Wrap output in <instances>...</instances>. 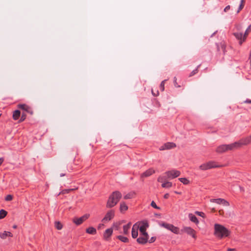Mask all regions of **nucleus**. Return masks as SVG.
Returning a JSON list of instances; mask_svg holds the SVG:
<instances>
[{
    "label": "nucleus",
    "instance_id": "nucleus-50",
    "mask_svg": "<svg viewBox=\"0 0 251 251\" xmlns=\"http://www.w3.org/2000/svg\"><path fill=\"white\" fill-rule=\"evenodd\" d=\"M3 160L4 159L3 158H0V165L2 163Z\"/></svg>",
    "mask_w": 251,
    "mask_h": 251
},
{
    "label": "nucleus",
    "instance_id": "nucleus-32",
    "mask_svg": "<svg viewBox=\"0 0 251 251\" xmlns=\"http://www.w3.org/2000/svg\"><path fill=\"white\" fill-rule=\"evenodd\" d=\"M117 238L121 240L122 242H123L124 243H126L128 241V239L127 238L124 237L123 236L119 235L117 236Z\"/></svg>",
    "mask_w": 251,
    "mask_h": 251
},
{
    "label": "nucleus",
    "instance_id": "nucleus-40",
    "mask_svg": "<svg viewBox=\"0 0 251 251\" xmlns=\"http://www.w3.org/2000/svg\"><path fill=\"white\" fill-rule=\"evenodd\" d=\"M151 206L155 209H160V208L156 205L155 202L154 201H152V202H151Z\"/></svg>",
    "mask_w": 251,
    "mask_h": 251
},
{
    "label": "nucleus",
    "instance_id": "nucleus-4",
    "mask_svg": "<svg viewBox=\"0 0 251 251\" xmlns=\"http://www.w3.org/2000/svg\"><path fill=\"white\" fill-rule=\"evenodd\" d=\"M165 174L167 176V177L168 178L173 179L179 176L180 175V172L177 170H172L166 172Z\"/></svg>",
    "mask_w": 251,
    "mask_h": 251
},
{
    "label": "nucleus",
    "instance_id": "nucleus-39",
    "mask_svg": "<svg viewBox=\"0 0 251 251\" xmlns=\"http://www.w3.org/2000/svg\"><path fill=\"white\" fill-rule=\"evenodd\" d=\"M13 199V196L11 195H8L6 197H5V201H11Z\"/></svg>",
    "mask_w": 251,
    "mask_h": 251
},
{
    "label": "nucleus",
    "instance_id": "nucleus-27",
    "mask_svg": "<svg viewBox=\"0 0 251 251\" xmlns=\"http://www.w3.org/2000/svg\"><path fill=\"white\" fill-rule=\"evenodd\" d=\"M86 232L89 234H95L96 233V229L93 227H89L86 229Z\"/></svg>",
    "mask_w": 251,
    "mask_h": 251
},
{
    "label": "nucleus",
    "instance_id": "nucleus-21",
    "mask_svg": "<svg viewBox=\"0 0 251 251\" xmlns=\"http://www.w3.org/2000/svg\"><path fill=\"white\" fill-rule=\"evenodd\" d=\"M18 108L23 109L27 112H29L30 107L25 104H19L18 105Z\"/></svg>",
    "mask_w": 251,
    "mask_h": 251
},
{
    "label": "nucleus",
    "instance_id": "nucleus-56",
    "mask_svg": "<svg viewBox=\"0 0 251 251\" xmlns=\"http://www.w3.org/2000/svg\"><path fill=\"white\" fill-rule=\"evenodd\" d=\"M64 176V174H61V175H60V176Z\"/></svg>",
    "mask_w": 251,
    "mask_h": 251
},
{
    "label": "nucleus",
    "instance_id": "nucleus-24",
    "mask_svg": "<svg viewBox=\"0 0 251 251\" xmlns=\"http://www.w3.org/2000/svg\"><path fill=\"white\" fill-rule=\"evenodd\" d=\"M161 186L163 188H169L172 186V183L167 181L163 182Z\"/></svg>",
    "mask_w": 251,
    "mask_h": 251
},
{
    "label": "nucleus",
    "instance_id": "nucleus-41",
    "mask_svg": "<svg viewBox=\"0 0 251 251\" xmlns=\"http://www.w3.org/2000/svg\"><path fill=\"white\" fill-rule=\"evenodd\" d=\"M166 81V80H164L163 81H162L160 84V89H161V90L163 91H164V84H165V82Z\"/></svg>",
    "mask_w": 251,
    "mask_h": 251
},
{
    "label": "nucleus",
    "instance_id": "nucleus-28",
    "mask_svg": "<svg viewBox=\"0 0 251 251\" xmlns=\"http://www.w3.org/2000/svg\"><path fill=\"white\" fill-rule=\"evenodd\" d=\"M251 31V25L249 26V27L247 28L245 31L244 37H243V41H245L247 36L248 35L249 33Z\"/></svg>",
    "mask_w": 251,
    "mask_h": 251
},
{
    "label": "nucleus",
    "instance_id": "nucleus-38",
    "mask_svg": "<svg viewBox=\"0 0 251 251\" xmlns=\"http://www.w3.org/2000/svg\"><path fill=\"white\" fill-rule=\"evenodd\" d=\"M195 213H196L197 215H199V216H201V217H203V218H204V217H205V214H204V213L203 212H202L196 211V212H195Z\"/></svg>",
    "mask_w": 251,
    "mask_h": 251
},
{
    "label": "nucleus",
    "instance_id": "nucleus-29",
    "mask_svg": "<svg viewBox=\"0 0 251 251\" xmlns=\"http://www.w3.org/2000/svg\"><path fill=\"white\" fill-rule=\"evenodd\" d=\"M168 178L167 177V176H159L157 178V181L158 182L163 183L164 182L167 181V179Z\"/></svg>",
    "mask_w": 251,
    "mask_h": 251
},
{
    "label": "nucleus",
    "instance_id": "nucleus-16",
    "mask_svg": "<svg viewBox=\"0 0 251 251\" xmlns=\"http://www.w3.org/2000/svg\"><path fill=\"white\" fill-rule=\"evenodd\" d=\"M139 226L137 224H134L132 228L131 235L133 238H136L138 236V230Z\"/></svg>",
    "mask_w": 251,
    "mask_h": 251
},
{
    "label": "nucleus",
    "instance_id": "nucleus-25",
    "mask_svg": "<svg viewBox=\"0 0 251 251\" xmlns=\"http://www.w3.org/2000/svg\"><path fill=\"white\" fill-rule=\"evenodd\" d=\"M21 112L19 110H15L13 112V118L14 120H16L19 119V117L20 116Z\"/></svg>",
    "mask_w": 251,
    "mask_h": 251
},
{
    "label": "nucleus",
    "instance_id": "nucleus-52",
    "mask_svg": "<svg viewBox=\"0 0 251 251\" xmlns=\"http://www.w3.org/2000/svg\"><path fill=\"white\" fill-rule=\"evenodd\" d=\"M114 226H115L116 229H117V230L119 229L118 226H117L114 225Z\"/></svg>",
    "mask_w": 251,
    "mask_h": 251
},
{
    "label": "nucleus",
    "instance_id": "nucleus-44",
    "mask_svg": "<svg viewBox=\"0 0 251 251\" xmlns=\"http://www.w3.org/2000/svg\"><path fill=\"white\" fill-rule=\"evenodd\" d=\"M219 212V214L220 215H222V216H223L224 215V210L223 209H220L218 211Z\"/></svg>",
    "mask_w": 251,
    "mask_h": 251
},
{
    "label": "nucleus",
    "instance_id": "nucleus-55",
    "mask_svg": "<svg viewBox=\"0 0 251 251\" xmlns=\"http://www.w3.org/2000/svg\"><path fill=\"white\" fill-rule=\"evenodd\" d=\"M152 94L154 96H155V95L154 94V92H153V90H152Z\"/></svg>",
    "mask_w": 251,
    "mask_h": 251
},
{
    "label": "nucleus",
    "instance_id": "nucleus-14",
    "mask_svg": "<svg viewBox=\"0 0 251 251\" xmlns=\"http://www.w3.org/2000/svg\"><path fill=\"white\" fill-rule=\"evenodd\" d=\"M240 140L242 146H246L251 143V136L250 135L242 138Z\"/></svg>",
    "mask_w": 251,
    "mask_h": 251
},
{
    "label": "nucleus",
    "instance_id": "nucleus-2",
    "mask_svg": "<svg viewBox=\"0 0 251 251\" xmlns=\"http://www.w3.org/2000/svg\"><path fill=\"white\" fill-rule=\"evenodd\" d=\"M122 198V194L119 191H115L109 196L107 201L106 207L111 208L117 204Z\"/></svg>",
    "mask_w": 251,
    "mask_h": 251
},
{
    "label": "nucleus",
    "instance_id": "nucleus-19",
    "mask_svg": "<svg viewBox=\"0 0 251 251\" xmlns=\"http://www.w3.org/2000/svg\"><path fill=\"white\" fill-rule=\"evenodd\" d=\"M235 37L239 40H240L239 43L240 45L242 44L243 41V37L242 33L236 32L234 33Z\"/></svg>",
    "mask_w": 251,
    "mask_h": 251
},
{
    "label": "nucleus",
    "instance_id": "nucleus-51",
    "mask_svg": "<svg viewBox=\"0 0 251 251\" xmlns=\"http://www.w3.org/2000/svg\"><path fill=\"white\" fill-rule=\"evenodd\" d=\"M245 102L246 103H251V100H246Z\"/></svg>",
    "mask_w": 251,
    "mask_h": 251
},
{
    "label": "nucleus",
    "instance_id": "nucleus-23",
    "mask_svg": "<svg viewBox=\"0 0 251 251\" xmlns=\"http://www.w3.org/2000/svg\"><path fill=\"white\" fill-rule=\"evenodd\" d=\"M128 206L125 202H122L120 203V210L121 212L126 211L127 210Z\"/></svg>",
    "mask_w": 251,
    "mask_h": 251
},
{
    "label": "nucleus",
    "instance_id": "nucleus-17",
    "mask_svg": "<svg viewBox=\"0 0 251 251\" xmlns=\"http://www.w3.org/2000/svg\"><path fill=\"white\" fill-rule=\"evenodd\" d=\"M113 232V229L112 228H108L107 229L104 234H103V237L105 239L107 240L108 238L112 235Z\"/></svg>",
    "mask_w": 251,
    "mask_h": 251
},
{
    "label": "nucleus",
    "instance_id": "nucleus-53",
    "mask_svg": "<svg viewBox=\"0 0 251 251\" xmlns=\"http://www.w3.org/2000/svg\"><path fill=\"white\" fill-rule=\"evenodd\" d=\"M212 212H215V211H216L215 209L214 208H213L212 209Z\"/></svg>",
    "mask_w": 251,
    "mask_h": 251
},
{
    "label": "nucleus",
    "instance_id": "nucleus-11",
    "mask_svg": "<svg viewBox=\"0 0 251 251\" xmlns=\"http://www.w3.org/2000/svg\"><path fill=\"white\" fill-rule=\"evenodd\" d=\"M242 146L240 140L228 145L229 151L234 150L241 148Z\"/></svg>",
    "mask_w": 251,
    "mask_h": 251
},
{
    "label": "nucleus",
    "instance_id": "nucleus-31",
    "mask_svg": "<svg viewBox=\"0 0 251 251\" xmlns=\"http://www.w3.org/2000/svg\"><path fill=\"white\" fill-rule=\"evenodd\" d=\"M7 214V212L3 209L0 210V219H3Z\"/></svg>",
    "mask_w": 251,
    "mask_h": 251
},
{
    "label": "nucleus",
    "instance_id": "nucleus-1",
    "mask_svg": "<svg viewBox=\"0 0 251 251\" xmlns=\"http://www.w3.org/2000/svg\"><path fill=\"white\" fill-rule=\"evenodd\" d=\"M230 232L223 226L216 224L214 225V234L217 237L222 239L229 236Z\"/></svg>",
    "mask_w": 251,
    "mask_h": 251
},
{
    "label": "nucleus",
    "instance_id": "nucleus-30",
    "mask_svg": "<svg viewBox=\"0 0 251 251\" xmlns=\"http://www.w3.org/2000/svg\"><path fill=\"white\" fill-rule=\"evenodd\" d=\"M170 230H171L172 232H173L174 233L176 234H178L179 233V229L178 227L172 225L171 228H170Z\"/></svg>",
    "mask_w": 251,
    "mask_h": 251
},
{
    "label": "nucleus",
    "instance_id": "nucleus-48",
    "mask_svg": "<svg viewBox=\"0 0 251 251\" xmlns=\"http://www.w3.org/2000/svg\"><path fill=\"white\" fill-rule=\"evenodd\" d=\"M25 119V115H23L21 117V121H23Z\"/></svg>",
    "mask_w": 251,
    "mask_h": 251
},
{
    "label": "nucleus",
    "instance_id": "nucleus-7",
    "mask_svg": "<svg viewBox=\"0 0 251 251\" xmlns=\"http://www.w3.org/2000/svg\"><path fill=\"white\" fill-rule=\"evenodd\" d=\"M181 231L185 232L188 235L192 236V237L195 239L196 238V231L190 227H184L182 229Z\"/></svg>",
    "mask_w": 251,
    "mask_h": 251
},
{
    "label": "nucleus",
    "instance_id": "nucleus-33",
    "mask_svg": "<svg viewBox=\"0 0 251 251\" xmlns=\"http://www.w3.org/2000/svg\"><path fill=\"white\" fill-rule=\"evenodd\" d=\"M179 180L184 184H188L189 183V180L184 177L179 178Z\"/></svg>",
    "mask_w": 251,
    "mask_h": 251
},
{
    "label": "nucleus",
    "instance_id": "nucleus-15",
    "mask_svg": "<svg viewBox=\"0 0 251 251\" xmlns=\"http://www.w3.org/2000/svg\"><path fill=\"white\" fill-rule=\"evenodd\" d=\"M142 225L139 228L141 233L146 232L147 228L149 226V224L147 221H143Z\"/></svg>",
    "mask_w": 251,
    "mask_h": 251
},
{
    "label": "nucleus",
    "instance_id": "nucleus-35",
    "mask_svg": "<svg viewBox=\"0 0 251 251\" xmlns=\"http://www.w3.org/2000/svg\"><path fill=\"white\" fill-rule=\"evenodd\" d=\"M161 226L164 227L165 228L170 230L172 227V225L163 223L162 224Z\"/></svg>",
    "mask_w": 251,
    "mask_h": 251
},
{
    "label": "nucleus",
    "instance_id": "nucleus-46",
    "mask_svg": "<svg viewBox=\"0 0 251 251\" xmlns=\"http://www.w3.org/2000/svg\"><path fill=\"white\" fill-rule=\"evenodd\" d=\"M155 240V238L154 237H151V239L149 240L150 243H152Z\"/></svg>",
    "mask_w": 251,
    "mask_h": 251
},
{
    "label": "nucleus",
    "instance_id": "nucleus-3",
    "mask_svg": "<svg viewBox=\"0 0 251 251\" xmlns=\"http://www.w3.org/2000/svg\"><path fill=\"white\" fill-rule=\"evenodd\" d=\"M224 165H219L216 162L209 161L199 166V169L201 171H206L212 168H221Z\"/></svg>",
    "mask_w": 251,
    "mask_h": 251
},
{
    "label": "nucleus",
    "instance_id": "nucleus-8",
    "mask_svg": "<svg viewBox=\"0 0 251 251\" xmlns=\"http://www.w3.org/2000/svg\"><path fill=\"white\" fill-rule=\"evenodd\" d=\"M89 214H85L80 218H75L73 222L77 225H79L89 217Z\"/></svg>",
    "mask_w": 251,
    "mask_h": 251
},
{
    "label": "nucleus",
    "instance_id": "nucleus-10",
    "mask_svg": "<svg viewBox=\"0 0 251 251\" xmlns=\"http://www.w3.org/2000/svg\"><path fill=\"white\" fill-rule=\"evenodd\" d=\"M114 216V211L112 210L109 211L105 217L102 219V221L104 223L109 221L111 220Z\"/></svg>",
    "mask_w": 251,
    "mask_h": 251
},
{
    "label": "nucleus",
    "instance_id": "nucleus-36",
    "mask_svg": "<svg viewBox=\"0 0 251 251\" xmlns=\"http://www.w3.org/2000/svg\"><path fill=\"white\" fill-rule=\"evenodd\" d=\"M244 3H245V0H241V4L239 6V9L237 11V12H239V11L243 9L244 6Z\"/></svg>",
    "mask_w": 251,
    "mask_h": 251
},
{
    "label": "nucleus",
    "instance_id": "nucleus-49",
    "mask_svg": "<svg viewBox=\"0 0 251 251\" xmlns=\"http://www.w3.org/2000/svg\"><path fill=\"white\" fill-rule=\"evenodd\" d=\"M227 251H236V250L235 249H230L228 248L227 250Z\"/></svg>",
    "mask_w": 251,
    "mask_h": 251
},
{
    "label": "nucleus",
    "instance_id": "nucleus-12",
    "mask_svg": "<svg viewBox=\"0 0 251 251\" xmlns=\"http://www.w3.org/2000/svg\"><path fill=\"white\" fill-rule=\"evenodd\" d=\"M228 145H222L219 146L216 149V151L218 153H223L225 151H229V149H228Z\"/></svg>",
    "mask_w": 251,
    "mask_h": 251
},
{
    "label": "nucleus",
    "instance_id": "nucleus-47",
    "mask_svg": "<svg viewBox=\"0 0 251 251\" xmlns=\"http://www.w3.org/2000/svg\"><path fill=\"white\" fill-rule=\"evenodd\" d=\"M169 195L168 193L165 194L164 196V198L166 199H168L169 198Z\"/></svg>",
    "mask_w": 251,
    "mask_h": 251
},
{
    "label": "nucleus",
    "instance_id": "nucleus-13",
    "mask_svg": "<svg viewBox=\"0 0 251 251\" xmlns=\"http://www.w3.org/2000/svg\"><path fill=\"white\" fill-rule=\"evenodd\" d=\"M154 173H155V170L152 168H150L141 174V178L148 177Z\"/></svg>",
    "mask_w": 251,
    "mask_h": 251
},
{
    "label": "nucleus",
    "instance_id": "nucleus-5",
    "mask_svg": "<svg viewBox=\"0 0 251 251\" xmlns=\"http://www.w3.org/2000/svg\"><path fill=\"white\" fill-rule=\"evenodd\" d=\"M210 202H215V203H217L218 204H222V205H223L224 206L227 207V206H229V202L227 201H226V200H225V199H223L219 198V199H211L210 200Z\"/></svg>",
    "mask_w": 251,
    "mask_h": 251
},
{
    "label": "nucleus",
    "instance_id": "nucleus-34",
    "mask_svg": "<svg viewBox=\"0 0 251 251\" xmlns=\"http://www.w3.org/2000/svg\"><path fill=\"white\" fill-rule=\"evenodd\" d=\"M55 226L58 230H60L62 228V225L59 222H55Z\"/></svg>",
    "mask_w": 251,
    "mask_h": 251
},
{
    "label": "nucleus",
    "instance_id": "nucleus-45",
    "mask_svg": "<svg viewBox=\"0 0 251 251\" xmlns=\"http://www.w3.org/2000/svg\"><path fill=\"white\" fill-rule=\"evenodd\" d=\"M229 9H230V6H229V5H227V6H226L225 8V9H224V11H225V12H227L228 10H229Z\"/></svg>",
    "mask_w": 251,
    "mask_h": 251
},
{
    "label": "nucleus",
    "instance_id": "nucleus-26",
    "mask_svg": "<svg viewBox=\"0 0 251 251\" xmlns=\"http://www.w3.org/2000/svg\"><path fill=\"white\" fill-rule=\"evenodd\" d=\"M189 218L192 222L196 224H198L199 223V221L198 220L197 217L192 214H189Z\"/></svg>",
    "mask_w": 251,
    "mask_h": 251
},
{
    "label": "nucleus",
    "instance_id": "nucleus-54",
    "mask_svg": "<svg viewBox=\"0 0 251 251\" xmlns=\"http://www.w3.org/2000/svg\"><path fill=\"white\" fill-rule=\"evenodd\" d=\"M13 228H17V226L16 225H14L13 226Z\"/></svg>",
    "mask_w": 251,
    "mask_h": 251
},
{
    "label": "nucleus",
    "instance_id": "nucleus-22",
    "mask_svg": "<svg viewBox=\"0 0 251 251\" xmlns=\"http://www.w3.org/2000/svg\"><path fill=\"white\" fill-rule=\"evenodd\" d=\"M136 193L134 192H130L124 196V199L126 200L130 199L134 197Z\"/></svg>",
    "mask_w": 251,
    "mask_h": 251
},
{
    "label": "nucleus",
    "instance_id": "nucleus-6",
    "mask_svg": "<svg viewBox=\"0 0 251 251\" xmlns=\"http://www.w3.org/2000/svg\"><path fill=\"white\" fill-rule=\"evenodd\" d=\"M149 235L147 232L141 233L139 238L137 239V241L139 244H144L148 241Z\"/></svg>",
    "mask_w": 251,
    "mask_h": 251
},
{
    "label": "nucleus",
    "instance_id": "nucleus-18",
    "mask_svg": "<svg viewBox=\"0 0 251 251\" xmlns=\"http://www.w3.org/2000/svg\"><path fill=\"white\" fill-rule=\"evenodd\" d=\"M12 234L9 231H4L0 233V237L2 239H5L7 237H12Z\"/></svg>",
    "mask_w": 251,
    "mask_h": 251
},
{
    "label": "nucleus",
    "instance_id": "nucleus-9",
    "mask_svg": "<svg viewBox=\"0 0 251 251\" xmlns=\"http://www.w3.org/2000/svg\"><path fill=\"white\" fill-rule=\"evenodd\" d=\"M176 147V145L175 143L172 142H168L161 146L159 148V150L164 151L166 150H170L175 148Z\"/></svg>",
    "mask_w": 251,
    "mask_h": 251
},
{
    "label": "nucleus",
    "instance_id": "nucleus-42",
    "mask_svg": "<svg viewBox=\"0 0 251 251\" xmlns=\"http://www.w3.org/2000/svg\"><path fill=\"white\" fill-rule=\"evenodd\" d=\"M198 73V69L193 70L190 74V76H192Z\"/></svg>",
    "mask_w": 251,
    "mask_h": 251
},
{
    "label": "nucleus",
    "instance_id": "nucleus-43",
    "mask_svg": "<svg viewBox=\"0 0 251 251\" xmlns=\"http://www.w3.org/2000/svg\"><path fill=\"white\" fill-rule=\"evenodd\" d=\"M174 85L176 87H179L180 86H177V82H176V77H174Z\"/></svg>",
    "mask_w": 251,
    "mask_h": 251
},
{
    "label": "nucleus",
    "instance_id": "nucleus-37",
    "mask_svg": "<svg viewBox=\"0 0 251 251\" xmlns=\"http://www.w3.org/2000/svg\"><path fill=\"white\" fill-rule=\"evenodd\" d=\"M73 190H74V189H66V190H63L61 192H60L59 193V194H65V193H68L70 191H73Z\"/></svg>",
    "mask_w": 251,
    "mask_h": 251
},
{
    "label": "nucleus",
    "instance_id": "nucleus-20",
    "mask_svg": "<svg viewBox=\"0 0 251 251\" xmlns=\"http://www.w3.org/2000/svg\"><path fill=\"white\" fill-rule=\"evenodd\" d=\"M130 226H131V223H129L128 224L125 225L123 226V233L124 234L127 235L128 234V233H129L128 230L130 227Z\"/></svg>",
    "mask_w": 251,
    "mask_h": 251
}]
</instances>
